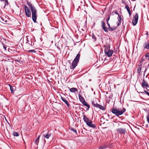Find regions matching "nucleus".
Wrapping results in <instances>:
<instances>
[{"label": "nucleus", "instance_id": "obj_11", "mask_svg": "<svg viewBox=\"0 0 149 149\" xmlns=\"http://www.w3.org/2000/svg\"><path fill=\"white\" fill-rule=\"evenodd\" d=\"M117 132H119V133L121 134H125L126 132V129H122V128H118L116 129Z\"/></svg>", "mask_w": 149, "mask_h": 149}, {"label": "nucleus", "instance_id": "obj_39", "mask_svg": "<svg viewBox=\"0 0 149 149\" xmlns=\"http://www.w3.org/2000/svg\"><path fill=\"white\" fill-rule=\"evenodd\" d=\"M99 149H103L102 146H100Z\"/></svg>", "mask_w": 149, "mask_h": 149}, {"label": "nucleus", "instance_id": "obj_37", "mask_svg": "<svg viewBox=\"0 0 149 149\" xmlns=\"http://www.w3.org/2000/svg\"><path fill=\"white\" fill-rule=\"evenodd\" d=\"M146 119L147 122L149 123V117L147 116Z\"/></svg>", "mask_w": 149, "mask_h": 149}, {"label": "nucleus", "instance_id": "obj_3", "mask_svg": "<svg viewBox=\"0 0 149 149\" xmlns=\"http://www.w3.org/2000/svg\"><path fill=\"white\" fill-rule=\"evenodd\" d=\"M126 111L125 108L123 107V110H119L118 109H112L111 110V112L118 116L123 114Z\"/></svg>", "mask_w": 149, "mask_h": 149}, {"label": "nucleus", "instance_id": "obj_40", "mask_svg": "<svg viewBox=\"0 0 149 149\" xmlns=\"http://www.w3.org/2000/svg\"><path fill=\"white\" fill-rule=\"evenodd\" d=\"M147 70V68H146V69H145L144 72V73H145V72Z\"/></svg>", "mask_w": 149, "mask_h": 149}, {"label": "nucleus", "instance_id": "obj_6", "mask_svg": "<svg viewBox=\"0 0 149 149\" xmlns=\"http://www.w3.org/2000/svg\"><path fill=\"white\" fill-rule=\"evenodd\" d=\"M79 98L80 101L83 104V105L87 107L86 110L87 111L88 110L90 107V105L88 104L86 102L84 97L80 94H79Z\"/></svg>", "mask_w": 149, "mask_h": 149}, {"label": "nucleus", "instance_id": "obj_31", "mask_svg": "<svg viewBox=\"0 0 149 149\" xmlns=\"http://www.w3.org/2000/svg\"><path fill=\"white\" fill-rule=\"evenodd\" d=\"M118 21H121V20L122 19V16L120 15H118Z\"/></svg>", "mask_w": 149, "mask_h": 149}, {"label": "nucleus", "instance_id": "obj_21", "mask_svg": "<svg viewBox=\"0 0 149 149\" xmlns=\"http://www.w3.org/2000/svg\"><path fill=\"white\" fill-rule=\"evenodd\" d=\"M0 21L2 23L6 22H7V21L6 20H5L4 18V17L1 16L0 18Z\"/></svg>", "mask_w": 149, "mask_h": 149}, {"label": "nucleus", "instance_id": "obj_14", "mask_svg": "<svg viewBox=\"0 0 149 149\" xmlns=\"http://www.w3.org/2000/svg\"><path fill=\"white\" fill-rule=\"evenodd\" d=\"M61 99L67 105V106L69 107H70V104L68 102L67 100L64 98L61 97Z\"/></svg>", "mask_w": 149, "mask_h": 149}, {"label": "nucleus", "instance_id": "obj_18", "mask_svg": "<svg viewBox=\"0 0 149 149\" xmlns=\"http://www.w3.org/2000/svg\"><path fill=\"white\" fill-rule=\"evenodd\" d=\"M125 8L127 10V11H128V12L130 16L131 15V12L130 8H129V6L127 5H126V6L125 7Z\"/></svg>", "mask_w": 149, "mask_h": 149}, {"label": "nucleus", "instance_id": "obj_32", "mask_svg": "<svg viewBox=\"0 0 149 149\" xmlns=\"http://www.w3.org/2000/svg\"><path fill=\"white\" fill-rule=\"evenodd\" d=\"M2 45L3 46V48L4 49L5 51L6 50V48H7V46L6 45H4L3 43H2Z\"/></svg>", "mask_w": 149, "mask_h": 149}, {"label": "nucleus", "instance_id": "obj_10", "mask_svg": "<svg viewBox=\"0 0 149 149\" xmlns=\"http://www.w3.org/2000/svg\"><path fill=\"white\" fill-rule=\"evenodd\" d=\"M45 131L43 132V136L46 139H49L51 136L52 134L50 131H48L46 134H44Z\"/></svg>", "mask_w": 149, "mask_h": 149}, {"label": "nucleus", "instance_id": "obj_30", "mask_svg": "<svg viewBox=\"0 0 149 149\" xmlns=\"http://www.w3.org/2000/svg\"><path fill=\"white\" fill-rule=\"evenodd\" d=\"M70 129L72 130L74 132H75L77 134V131L76 130H75V129H74V128H72V127H71V128H70Z\"/></svg>", "mask_w": 149, "mask_h": 149}, {"label": "nucleus", "instance_id": "obj_5", "mask_svg": "<svg viewBox=\"0 0 149 149\" xmlns=\"http://www.w3.org/2000/svg\"><path fill=\"white\" fill-rule=\"evenodd\" d=\"M109 47H105L104 50L105 54L109 57L112 56L113 52V50H111L110 49Z\"/></svg>", "mask_w": 149, "mask_h": 149}, {"label": "nucleus", "instance_id": "obj_26", "mask_svg": "<svg viewBox=\"0 0 149 149\" xmlns=\"http://www.w3.org/2000/svg\"><path fill=\"white\" fill-rule=\"evenodd\" d=\"M9 86L10 87V89L11 91V92L12 93H14V91H13V87L11 86L10 85H9Z\"/></svg>", "mask_w": 149, "mask_h": 149}, {"label": "nucleus", "instance_id": "obj_25", "mask_svg": "<svg viewBox=\"0 0 149 149\" xmlns=\"http://www.w3.org/2000/svg\"><path fill=\"white\" fill-rule=\"evenodd\" d=\"M92 38L93 39L94 42H95L96 40V38L94 34H92Z\"/></svg>", "mask_w": 149, "mask_h": 149}, {"label": "nucleus", "instance_id": "obj_27", "mask_svg": "<svg viewBox=\"0 0 149 149\" xmlns=\"http://www.w3.org/2000/svg\"><path fill=\"white\" fill-rule=\"evenodd\" d=\"M26 41H27V42H26V43H28V44H29V45H31V46L32 45V42L31 41L30 42L29 40H28V39L27 38V39H26Z\"/></svg>", "mask_w": 149, "mask_h": 149}, {"label": "nucleus", "instance_id": "obj_43", "mask_svg": "<svg viewBox=\"0 0 149 149\" xmlns=\"http://www.w3.org/2000/svg\"><path fill=\"white\" fill-rule=\"evenodd\" d=\"M141 93H143V92H141Z\"/></svg>", "mask_w": 149, "mask_h": 149}, {"label": "nucleus", "instance_id": "obj_29", "mask_svg": "<svg viewBox=\"0 0 149 149\" xmlns=\"http://www.w3.org/2000/svg\"><path fill=\"white\" fill-rule=\"evenodd\" d=\"M28 52L29 53H36V51L34 50H30L28 51Z\"/></svg>", "mask_w": 149, "mask_h": 149}, {"label": "nucleus", "instance_id": "obj_8", "mask_svg": "<svg viewBox=\"0 0 149 149\" xmlns=\"http://www.w3.org/2000/svg\"><path fill=\"white\" fill-rule=\"evenodd\" d=\"M138 19V15L137 13H136L135 15L132 20V23L133 26H135L137 24Z\"/></svg>", "mask_w": 149, "mask_h": 149}, {"label": "nucleus", "instance_id": "obj_2", "mask_svg": "<svg viewBox=\"0 0 149 149\" xmlns=\"http://www.w3.org/2000/svg\"><path fill=\"white\" fill-rule=\"evenodd\" d=\"M80 54H77L76 57L74 58L71 65L70 66V68L71 69L74 70L76 67L77 65V63L79 62V58L80 57Z\"/></svg>", "mask_w": 149, "mask_h": 149}, {"label": "nucleus", "instance_id": "obj_33", "mask_svg": "<svg viewBox=\"0 0 149 149\" xmlns=\"http://www.w3.org/2000/svg\"><path fill=\"white\" fill-rule=\"evenodd\" d=\"M113 12H114L116 14L118 15H118H119L118 13V12L117 10L114 11Z\"/></svg>", "mask_w": 149, "mask_h": 149}, {"label": "nucleus", "instance_id": "obj_38", "mask_svg": "<svg viewBox=\"0 0 149 149\" xmlns=\"http://www.w3.org/2000/svg\"><path fill=\"white\" fill-rule=\"evenodd\" d=\"M107 147V146L106 145H104L102 146L103 149H105Z\"/></svg>", "mask_w": 149, "mask_h": 149}, {"label": "nucleus", "instance_id": "obj_34", "mask_svg": "<svg viewBox=\"0 0 149 149\" xmlns=\"http://www.w3.org/2000/svg\"><path fill=\"white\" fill-rule=\"evenodd\" d=\"M121 21H118V22L117 23V26H119L121 24Z\"/></svg>", "mask_w": 149, "mask_h": 149}, {"label": "nucleus", "instance_id": "obj_9", "mask_svg": "<svg viewBox=\"0 0 149 149\" xmlns=\"http://www.w3.org/2000/svg\"><path fill=\"white\" fill-rule=\"evenodd\" d=\"M141 85L142 88H146L147 90H148L147 88H149L148 84V83L145 80L144 78L143 79Z\"/></svg>", "mask_w": 149, "mask_h": 149}, {"label": "nucleus", "instance_id": "obj_23", "mask_svg": "<svg viewBox=\"0 0 149 149\" xmlns=\"http://www.w3.org/2000/svg\"><path fill=\"white\" fill-rule=\"evenodd\" d=\"M110 16L109 15L108 16V18L106 19V23L108 26H109L110 24L109 23V21L110 19Z\"/></svg>", "mask_w": 149, "mask_h": 149}, {"label": "nucleus", "instance_id": "obj_41", "mask_svg": "<svg viewBox=\"0 0 149 149\" xmlns=\"http://www.w3.org/2000/svg\"><path fill=\"white\" fill-rule=\"evenodd\" d=\"M146 34L147 35H148V32H147V33H146Z\"/></svg>", "mask_w": 149, "mask_h": 149}, {"label": "nucleus", "instance_id": "obj_20", "mask_svg": "<svg viewBox=\"0 0 149 149\" xmlns=\"http://www.w3.org/2000/svg\"><path fill=\"white\" fill-rule=\"evenodd\" d=\"M0 1L2 2H3L5 4V6L8 4V0H0Z\"/></svg>", "mask_w": 149, "mask_h": 149}, {"label": "nucleus", "instance_id": "obj_15", "mask_svg": "<svg viewBox=\"0 0 149 149\" xmlns=\"http://www.w3.org/2000/svg\"><path fill=\"white\" fill-rule=\"evenodd\" d=\"M68 88L69 89L70 91L72 93H74L78 91V90L76 88L73 87L70 88L69 87H68Z\"/></svg>", "mask_w": 149, "mask_h": 149}, {"label": "nucleus", "instance_id": "obj_4", "mask_svg": "<svg viewBox=\"0 0 149 149\" xmlns=\"http://www.w3.org/2000/svg\"><path fill=\"white\" fill-rule=\"evenodd\" d=\"M83 120L86 123V125L89 127L93 128L96 127L95 125V124H93L91 120H89L88 118L85 115L83 116Z\"/></svg>", "mask_w": 149, "mask_h": 149}, {"label": "nucleus", "instance_id": "obj_7", "mask_svg": "<svg viewBox=\"0 0 149 149\" xmlns=\"http://www.w3.org/2000/svg\"><path fill=\"white\" fill-rule=\"evenodd\" d=\"M24 8L26 15L28 17H30L31 15V13L28 7L27 6H25Z\"/></svg>", "mask_w": 149, "mask_h": 149}, {"label": "nucleus", "instance_id": "obj_22", "mask_svg": "<svg viewBox=\"0 0 149 149\" xmlns=\"http://www.w3.org/2000/svg\"><path fill=\"white\" fill-rule=\"evenodd\" d=\"M40 137V136H39L35 140V143L36 144L38 145L39 140V138Z\"/></svg>", "mask_w": 149, "mask_h": 149}, {"label": "nucleus", "instance_id": "obj_12", "mask_svg": "<svg viewBox=\"0 0 149 149\" xmlns=\"http://www.w3.org/2000/svg\"><path fill=\"white\" fill-rule=\"evenodd\" d=\"M104 19L103 21H102L101 22L102 27L103 29L105 32H108V29H107V28H106L105 26V23L104 22Z\"/></svg>", "mask_w": 149, "mask_h": 149}, {"label": "nucleus", "instance_id": "obj_13", "mask_svg": "<svg viewBox=\"0 0 149 149\" xmlns=\"http://www.w3.org/2000/svg\"><path fill=\"white\" fill-rule=\"evenodd\" d=\"M143 47L145 48L149 49V42L147 40L144 42Z\"/></svg>", "mask_w": 149, "mask_h": 149}, {"label": "nucleus", "instance_id": "obj_42", "mask_svg": "<svg viewBox=\"0 0 149 149\" xmlns=\"http://www.w3.org/2000/svg\"><path fill=\"white\" fill-rule=\"evenodd\" d=\"M147 116L149 117V112Z\"/></svg>", "mask_w": 149, "mask_h": 149}, {"label": "nucleus", "instance_id": "obj_17", "mask_svg": "<svg viewBox=\"0 0 149 149\" xmlns=\"http://www.w3.org/2000/svg\"><path fill=\"white\" fill-rule=\"evenodd\" d=\"M92 104L94 107H96L98 104L97 103L95 100H93L92 101Z\"/></svg>", "mask_w": 149, "mask_h": 149}, {"label": "nucleus", "instance_id": "obj_1", "mask_svg": "<svg viewBox=\"0 0 149 149\" xmlns=\"http://www.w3.org/2000/svg\"><path fill=\"white\" fill-rule=\"evenodd\" d=\"M27 3L32 13V20L34 23H37L36 19L37 17V11L36 9L34 6L29 2L27 1Z\"/></svg>", "mask_w": 149, "mask_h": 149}, {"label": "nucleus", "instance_id": "obj_19", "mask_svg": "<svg viewBox=\"0 0 149 149\" xmlns=\"http://www.w3.org/2000/svg\"><path fill=\"white\" fill-rule=\"evenodd\" d=\"M142 66V65L141 64L139 65L138 66V68L137 69V72L138 74H139L141 70V68Z\"/></svg>", "mask_w": 149, "mask_h": 149}, {"label": "nucleus", "instance_id": "obj_35", "mask_svg": "<svg viewBox=\"0 0 149 149\" xmlns=\"http://www.w3.org/2000/svg\"><path fill=\"white\" fill-rule=\"evenodd\" d=\"M144 91L146 93L147 95H148L149 96V92H148L147 91H146L145 90H144Z\"/></svg>", "mask_w": 149, "mask_h": 149}, {"label": "nucleus", "instance_id": "obj_24", "mask_svg": "<svg viewBox=\"0 0 149 149\" xmlns=\"http://www.w3.org/2000/svg\"><path fill=\"white\" fill-rule=\"evenodd\" d=\"M109 29H108L110 31H113L114 30H115L116 28H112L110 27V25H109V26H108Z\"/></svg>", "mask_w": 149, "mask_h": 149}, {"label": "nucleus", "instance_id": "obj_36", "mask_svg": "<svg viewBox=\"0 0 149 149\" xmlns=\"http://www.w3.org/2000/svg\"><path fill=\"white\" fill-rule=\"evenodd\" d=\"M145 56L146 57H149V53H146L145 54Z\"/></svg>", "mask_w": 149, "mask_h": 149}, {"label": "nucleus", "instance_id": "obj_28", "mask_svg": "<svg viewBox=\"0 0 149 149\" xmlns=\"http://www.w3.org/2000/svg\"><path fill=\"white\" fill-rule=\"evenodd\" d=\"M13 135L14 136H19V134L17 132H14Z\"/></svg>", "mask_w": 149, "mask_h": 149}, {"label": "nucleus", "instance_id": "obj_16", "mask_svg": "<svg viewBox=\"0 0 149 149\" xmlns=\"http://www.w3.org/2000/svg\"><path fill=\"white\" fill-rule=\"evenodd\" d=\"M96 108H98L100 109H101L102 110L104 111L106 109V108L103 107L102 106L98 104Z\"/></svg>", "mask_w": 149, "mask_h": 149}]
</instances>
